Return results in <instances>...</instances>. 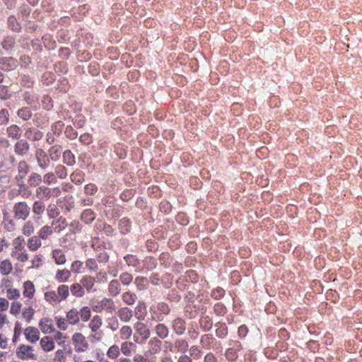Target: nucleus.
<instances>
[{"instance_id":"44","label":"nucleus","mask_w":362,"mask_h":362,"mask_svg":"<svg viewBox=\"0 0 362 362\" xmlns=\"http://www.w3.org/2000/svg\"><path fill=\"white\" fill-rule=\"evenodd\" d=\"M84 177L85 174L79 170H76L70 175L71 182L76 185L82 184L84 181Z\"/></svg>"},{"instance_id":"12","label":"nucleus","mask_w":362,"mask_h":362,"mask_svg":"<svg viewBox=\"0 0 362 362\" xmlns=\"http://www.w3.org/2000/svg\"><path fill=\"white\" fill-rule=\"evenodd\" d=\"M161 341L157 337L151 338L147 345V353L150 355L158 354L161 349Z\"/></svg>"},{"instance_id":"14","label":"nucleus","mask_w":362,"mask_h":362,"mask_svg":"<svg viewBox=\"0 0 362 362\" xmlns=\"http://www.w3.org/2000/svg\"><path fill=\"white\" fill-rule=\"evenodd\" d=\"M117 314L120 321L125 323L130 322L134 316L133 310L129 307L119 308Z\"/></svg>"},{"instance_id":"62","label":"nucleus","mask_w":362,"mask_h":362,"mask_svg":"<svg viewBox=\"0 0 362 362\" xmlns=\"http://www.w3.org/2000/svg\"><path fill=\"white\" fill-rule=\"evenodd\" d=\"M133 280V276L129 274V272H122L119 275V281H121L122 284L126 286L129 285Z\"/></svg>"},{"instance_id":"31","label":"nucleus","mask_w":362,"mask_h":362,"mask_svg":"<svg viewBox=\"0 0 362 362\" xmlns=\"http://www.w3.org/2000/svg\"><path fill=\"white\" fill-rule=\"evenodd\" d=\"M36 196L40 199H48L52 196V189L45 186H40L36 189Z\"/></svg>"},{"instance_id":"26","label":"nucleus","mask_w":362,"mask_h":362,"mask_svg":"<svg viewBox=\"0 0 362 362\" xmlns=\"http://www.w3.org/2000/svg\"><path fill=\"white\" fill-rule=\"evenodd\" d=\"M35 293V287L31 281H26L23 283V294L29 299L33 298Z\"/></svg>"},{"instance_id":"28","label":"nucleus","mask_w":362,"mask_h":362,"mask_svg":"<svg viewBox=\"0 0 362 362\" xmlns=\"http://www.w3.org/2000/svg\"><path fill=\"white\" fill-rule=\"evenodd\" d=\"M7 135L12 139H19L22 134V130L16 124L9 126L6 129Z\"/></svg>"},{"instance_id":"21","label":"nucleus","mask_w":362,"mask_h":362,"mask_svg":"<svg viewBox=\"0 0 362 362\" xmlns=\"http://www.w3.org/2000/svg\"><path fill=\"white\" fill-rule=\"evenodd\" d=\"M71 272L67 269H58L54 275V279L59 283H64L69 280Z\"/></svg>"},{"instance_id":"3","label":"nucleus","mask_w":362,"mask_h":362,"mask_svg":"<svg viewBox=\"0 0 362 362\" xmlns=\"http://www.w3.org/2000/svg\"><path fill=\"white\" fill-rule=\"evenodd\" d=\"M103 325V320L100 315H95L90 320L88 327L90 329L91 334L89 338L92 342H100L102 341L104 333L100 328Z\"/></svg>"},{"instance_id":"24","label":"nucleus","mask_w":362,"mask_h":362,"mask_svg":"<svg viewBox=\"0 0 362 362\" xmlns=\"http://www.w3.org/2000/svg\"><path fill=\"white\" fill-rule=\"evenodd\" d=\"M54 232L60 233L67 226V222L64 217L59 216L58 218L53 220L51 223Z\"/></svg>"},{"instance_id":"59","label":"nucleus","mask_w":362,"mask_h":362,"mask_svg":"<svg viewBox=\"0 0 362 362\" xmlns=\"http://www.w3.org/2000/svg\"><path fill=\"white\" fill-rule=\"evenodd\" d=\"M34 314L35 310L32 307L25 308L22 312V317L26 320V322H29L32 320Z\"/></svg>"},{"instance_id":"9","label":"nucleus","mask_w":362,"mask_h":362,"mask_svg":"<svg viewBox=\"0 0 362 362\" xmlns=\"http://www.w3.org/2000/svg\"><path fill=\"white\" fill-rule=\"evenodd\" d=\"M35 155L37 165L41 169L45 170L50 165V158L43 149L37 148Z\"/></svg>"},{"instance_id":"11","label":"nucleus","mask_w":362,"mask_h":362,"mask_svg":"<svg viewBox=\"0 0 362 362\" xmlns=\"http://www.w3.org/2000/svg\"><path fill=\"white\" fill-rule=\"evenodd\" d=\"M38 326L43 334H47L55 332L54 322L49 317H45L40 319L38 323Z\"/></svg>"},{"instance_id":"15","label":"nucleus","mask_w":362,"mask_h":362,"mask_svg":"<svg viewBox=\"0 0 362 362\" xmlns=\"http://www.w3.org/2000/svg\"><path fill=\"white\" fill-rule=\"evenodd\" d=\"M138 321L144 320L147 315L146 305L143 301H139L133 312Z\"/></svg>"},{"instance_id":"30","label":"nucleus","mask_w":362,"mask_h":362,"mask_svg":"<svg viewBox=\"0 0 362 362\" xmlns=\"http://www.w3.org/2000/svg\"><path fill=\"white\" fill-rule=\"evenodd\" d=\"M56 293L61 303L69 297V287L66 284H61L57 287Z\"/></svg>"},{"instance_id":"57","label":"nucleus","mask_w":362,"mask_h":362,"mask_svg":"<svg viewBox=\"0 0 362 362\" xmlns=\"http://www.w3.org/2000/svg\"><path fill=\"white\" fill-rule=\"evenodd\" d=\"M42 182V177L40 175L37 173H32L28 180V183L31 187H37Z\"/></svg>"},{"instance_id":"33","label":"nucleus","mask_w":362,"mask_h":362,"mask_svg":"<svg viewBox=\"0 0 362 362\" xmlns=\"http://www.w3.org/2000/svg\"><path fill=\"white\" fill-rule=\"evenodd\" d=\"M199 323L201 329L204 332L209 331L213 326V320L208 315L202 316L199 319Z\"/></svg>"},{"instance_id":"48","label":"nucleus","mask_w":362,"mask_h":362,"mask_svg":"<svg viewBox=\"0 0 362 362\" xmlns=\"http://www.w3.org/2000/svg\"><path fill=\"white\" fill-rule=\"evenodd\" d=\"M54 173L57 176V178L58 177L61 180L65 179L68 175L66 168L62 164H59L55 166Z\"/></svg>"},{"instance_id":"25","label":"nucleus","mask_w":362,"mask_h":362,"mask_svg":"<svg viewBox=\"0 0 362 362\" xmlns=\"http://www.w3.org/2000/svg\"><path fill=\"white\" fill-rule=\"evenodd\" d=\"M52 258L57 265L64 264L66 262V255L61 249L53 250L52 251Z\"/></svg>"},{"instance_id":"18","label":"nucleus","mask_w":362,"mask_h":362,"mask_svg":"<svg viewBox=\"0 0 362 362\" xmlns=\"http://www.w3.org/2000/svg\"><path fill=\"white\" fill-rule=\"evenodd\" d=\"M41 238L37 235L29 238L27 240L26 245L30 252H35L42 246Z\"/></svg>"},{"instance_id":"2","label":"nucleus","mask_w":362,"mask_h":362,"mask_svg":"<svg viewBox=\"0 0 362 362\" xmlns=\"http://www.w3.org/2000/svg\"><path fill=\"white\" fill-rule=\"evenodd\" d=\"M90 317L91 311L88 306L82 307L80 310H77L76 308H71L66 313V320L72 325H77L80 322V320L86 322L90 320Z\"/></svg>"},{"instance_id":"16","label":"nucleus","mask_w":362,"mask_h":362,"mask_svg":"<svg viewBox=\"0 0 362 362\" xmlns=\"http://www.w3.org/2000/svg\"><path fill=\"white\" fill-rule=\"evenodd\" d=\"M84 290L88 293L95 291L93 287L95 284V278L90 275H84L80 280Z\"/></svg>"},{"instance_id":"4","label":"nucleus","mask_w":362,"mask_h":362,"mask_svg":"<svg viewBox=\"0 0 362 362\" xmlns=\"http://www.w3.org/2000/svg\"><path fill=\"white\" fill-rule=\"evenodd\" d=\"M17 358L22 361L35 360L37 354L35 353L33 346L28 344H20L16 349Z\"/></svg>"},{"instance_id":"38","label":"nucleus","mask_w":362,"mask_h":362,"mask_svg":"<svg viewBox=\"0 0 362 362\" xmlns=\"http://www.w3.org/2000/svg\"><path fill=\"white\" fill-rule=\"evenodd\" d=\"M122 301L127 305H132L135 303L137 299L136 295L131 291H126L122 296Z\"/></svg>"},{"instance_id":"34","label":"nucleus","mask_w":362,"mask_h":362,"mask_svg":"<svg viewBox=\"0 0 362 362\" xmlns=\"http://www.w3.org/2000/svg\"><path fill=\"white\" fill-rule=\"evenodd\" d=\"M155 332L158 337L164 339L168 337L169 329L168 327L163 323H159L155 327Z\"/></svg>"},{"instance_id":"36","label":"nucleus","mask_w":362,"mask_h":362,"mask_svg":"<svg viewBox=\"0 0 362 362\" xmlns=\"http://www.w3.org/2000/svg\"><path fill=\"white\" fill-rule=\"evenodd\" d=\"M53 233L54 230L52 228V225H45L39 230V231L37 232V235L42 240H47L51 235H52Z\"/></svg>"},{"instance_id":"23","label":"nucleus","mask_w":362,"mask_h":362,"mask_svg":"<svg viewBox=\"0 0 362 362\" xmlns=\"http://www.w3.org/2000/svg\"><path fill=\"white\" fill-rule=\"evenodd\" d=\"M136 349V345L132 341L125 340L121 344V352L126 356H132Z\"/></svg>"},{"instance_id":"20","label":"nucleus","mask_w":362,"mask_h":362,"mask_svg":"<svg viewBox=\"0 0 362 362\" xmlns=\"http://www.w3.org/2000/svg\"><path fill=\"white\" fill-rule=\"evenodd\" d=\"M172 327L177 334L182 335L185 332L186 322L183 319L177 317L173 321Z\"/></svg>"},{"instance_id":"19","label":"nucleus","mask_w":362,"mask_h":362,"mask_svg":"<svg viewBox=\"0 0 362 362\" xmlns=\"http://www.w3.org/2000/svg\"><path fill=\"white\" fill-rule=\"evenodd\" d=\"M30 145L24 139L19 140L14 146V151L17 155L24 156L29 151Z\"/></svg>"},{"instance_id":"32","label":"nucleus","mask_w":362,"mask_h":362,"mask_svg":"<svg viewBox=\"0 0 362 362\" xmlns=\"http://www.w3.org/2000/svg\"><path fill=\"white\" fill-rule=\"evenodd\" d=\"M175 352L185 353L189 349L188 342L184 339H177L174 343Z\"/></svg>"},{"instance_id":"35","label":"nucleus","mask_w":362,"mask_h":362,"mask_svg":"<svg viewBox=\"0 0 362 362\" xmlns=\"http://www.w3.org/2000/svg\"><path fill=\"white\" fill-rule=\"evenodd\" d=\"M69 290L71 294L77 298H81L85 295V290L81 283L73 284Z\"/></svg>"},{"instance_id":"60","label":"nucleus","mask_w":362,"mask_h":362,"mask_svg":"<svg viewBox=\"0 0 362 362\" xmlns=\"http://www.w3.org/2000/svg\"><path fill=\"white\" fill-rule=\"evenodd\" d=\"M8 27L13 31L18 32L21 30V25L15 16H10L8 19Z\"/></svg>"},{"instance_id":"55","label":"nucleus","mask_w":362,"mask_h":362,"mask_svg":"<svg viewBox=\"0 0 362 362\" xmlns=\"http://www.w3.org/2000/svg\"><path fill=\"white\" fill-rule=\"evenodd\" d=\"M18 176L20 178H23L29 171V166L25 161H21L18 165Z\"/></svg>"},{"instance_id":"13","label":"nucleus","mask_w":362,"mask_h":362,"mask_svg":"<svg viewBox=\"0 0 362 362\" xmlns=\"http://www.w3.org/2000/svg\"><path fill=\"white\" fill-rule=\"evenodd\" d=\"M17 66V62L12 57L0 58V69L4 71H9Z\"/></svg>"},{"instance_id":"51","label":"nucleus","mask_w":362,"mask_h":362,"mask_svg":"<svg viewBox=\"0 0 362 362\" xmlns=\"http://www.w3.org/2000/svg\"><path fill=\"white\" fill-rule=\"evenodd\" d=\"M120 354V349L118 345L113 344L107 351V356L110 359H116Z\"/></svg>"},{"instance_id":"41","label":"nucleus","mask_w":362,"mask_h":362,"mask_svg":"<svg viewBox=\"0 0 362 362\" xmlns=\"http://www.w3.org/2000/svg\"><path fill=\"white\" fill-rule=\"evenodd\" d=\"M131 221L127 218H122L119 221V229L122 234H127L131 230Z\"/></svg>"},{"instance_id":"10","label":"nucleus","mask_w":362,"mask_h":362,"mask_svg":"<svg viewBox=\"0 0 362 362\" xmlns=\"http://www.w3.org/2000/svg\"><path fill=\"white\" fill-rule=\"evenodd\" d=\"M23 334L26 340L31 344H35L40 340V330L35 327H27L23 331Z\"/></svg>"},{"instance_id":"56","label":"nucleus","mask_w":362,"mask_h":362,"mask_svg":"<svg viewBox=\"0 0 362 362\" xmlns=\"http://www.w3.org/2000/svg\"><path fill=\"white\" fill-rule=\"evenodd\" d=\"M144 266L147 270H152L157 266V259L153 257H146L144 260Z\"/></svg>"},{"instance_id":"37","label":"nucleus","mask_w":362,"mask_h":362,"mask_svg":"<svg viewBox=\"0 0 362 362\" xmlns=\"http://www.w3.org/2000/svg\"><path fill=\"white\" fill-rule=\"evenodd\" d=\"M108 291L112 296L119 295L121 292V286L118 280L113 279L108 284Z\"/></svg>"},{"instance_id":"45","label":"nucleus","mask_w":362,"mask_h":362,"mask_svg":"<svg viewBox=\"0 0 362 362\" xmlns=\"http://www.w3.org/2000/svg\"><path fill=\"white\" fill-rule=\"evenodd\" d=\"M12 270L13 266L9 259H4L0 262V272L2 275H8Z\"/></svg>"},{"instance_id":"5","label":"nucleus","mask_w":362,"mask_h":362,"mask_svg":"<svg viewBox=\"0 0 362 362\" xmlns=\"http://www.w3.org/2000/svg\"><path fill=\"white\" fill-rule=\"evenodd\" d=\"M71 340L74 350L77 353L86 352L89 348L86 337L81 332L74 333Z\"/></svg>"},{"instance_id":"22","label":"nucleus","mask_w":362,"mask_h":362,"mask_svg":"<svg viewBox=\"0 0 362 362\" xmlns=\"http://www.w3.org/2000/svg\"><path fill=\"white\" fill-rule=\"evenodd\" d=\"M25 136L33 141H37L42 139L43 134L36 128H28L25 132Z\"/></svg>"},{"instance_id":"49","label":"nucleus","mask_w":362,"mask_h":362,"mask_svg":"<svg viewBox=\"0 0 362 362\" xmlns=\"http://www.w3.org/2000/svg\"><path fill=\"white\" fill-rule=\"evenodd\" d=\"M45 210V205L41 201H35L33 205V212L34 214L38 216L37 218H40L42 214Z\"/></svg>"},{"instance_id":"29","label":"nucleus","mask_w":362,"mask_h":362,"mask_svg":"<svg viewBox=\"0 0 362 362\" xmlns=\"http://www.w3.org/2000/svg\"><path fill=\"white\" fill-rule=\"evenodd\" d=\"M62 151V146L58 144L52 146L48 150L49 158L53 161L59 160L61 156Z\"/></svg>"},{"instance_id":"40","label":"nucleus","mask_w":362,"mask_h":362,"mask_svg":"<svg viewBox=\"0 0 362 362\" xmlns=\"http://www.w3.org/2000/svg\"><path fill=\"white\" fill-rule=\"evenodd\" d=\"M214 341V337L209 334L202 335L200 339V343L205 349H210L212 347Z\"/></svg>"},{"instance_id":"61","label":"nucleus","mask_w":362,"mask_h":362,"mask_svg":"<svg viewBox=\"0 0 362 362\" xmlns=\"http://www.w3.org/2000/svg\"><path fill=\"white\" fill-rule=\"evenodd\" d=\"M159 260H160V264L163 265L165 267H169L172 262V258H171L170 254L168 252L161 253L159 257Z\"/></svg>"},{"instance_id":"42","label":"nucleus","mask_w":362,"mask_h":362,"mask_svg":"<svg viewBox=\"0 0 362 362\" xmlns=\"http://www.w3.org/2000/svg\"><path fill=\"white\" fill-rule=\"evenodd\" d=\"M63 163L68 166H73L76 163L74 154L70 150H66L63 153Z\"/></svg>"},{"instance_id":"46","label":"nucleus","mask_w":362,"mask_h":362,"mask_svg":"<svg viewBox=\"0 0 362 362\" xmlns=\"http://www.w3.org/2000/svg\"><path fill=\"white\" fill-rule=\"evenodd\" d=\"M95 218V213L90 209L84 210L81 216V221H83L86 224L90 223L92 221H93Z\"/></svg>"},{"instance_id":"54","label":"nucleus","mask_w":362,"mask_h":362,"mask_svg":"<svg viewBox=\"0 0 362 362\" xmlns=\"http://www.w3.org/2000/svg\"><path fill=\"white\" fill-rule=\"evenodd\" d=\"M47 213L49 218H54L59 215L60 211L57 204H50L47 209Z\"/></svg>"},{"instance_id":"64","label":"nucleus","mask_w":362,"mask_h":362,"mask_svg":"<svg viewBox=\"0 0 362 362\" xmlns=\"http://www.w3.org/2000/svg\"><path fill=\"white\" fill-rule=\"evenodd\" d=\"M43 181L47 185H51L57 182V176L52 172H49L44 175Z\"/></svg>"},{"instance_id":"47","label":"nucleus","mask_w":362,"mask_h":362,"mask_svg":"<svg viewBox=\"0 0 362 362\" xmlns=\"http://www.w3.org/2000/svg\"><path fill=\"white\" fill-rule=\"evenodd\" d=\"M132 328L129 325H123L119 329V337L122 340L129 339L132 335Z\"/></svg>"},{"instance_id":"17","label":"nucleus","mask_w":362,"mask_h":362,"mask_svg":"<svg viewBox=\"0 0 362 362\" xmlns=\"http://www.w3.org/2000/svg\"><path fill=\"white\" fill-rule=\"evenodd\" d=\"M41 349L45 352H49L54 349L55 344L54 339L49 336H45L40 339Z\"/></svg>"},{"instance_id":"50","label":"nucleus","mask_w":362,"mask_h":362,"mask_svg":"<svg viewBox=\"0 0 362 362\" xmlns=\"http://www.w3.org/2000/svg\"><path fill=\"white\" fill-rule=\"evenodd\" d=\"M157 308V315L158 317V320H160V316L161 315H167L170 313V309L168 306V305L164 302L158 303L156 305Z\"/></svg>"},{"instance_id":"27","label":"nucleus","mask_w":362,"mask_h":362,"mask_svg":"<svg viewBox=\"0 0 362 362\" xmlns=\"http://www.w3.org/2000/svg\"><path fill=\"white\" fill-rule=\"evenodd\" d=\"M45 300L51 305L56 306L60 303L55 291H47L44 294Z\"/></svg>"},{"instance_id":"52","label":"nucleus","mask_w":362,"mask_h":362,"mask_svg":"<svg viewBox=\"0 0 362 362\" xmlns=\"http://www.w3.org/2000/svg\"><path fill=\"white\" fill-rule=\"evenodd\" d=\"M34 232H35V227H34V224L32 221H28L25 223H24V224L23 225V227H22V233L24 235L29 237V236L32 235L34 233Z\"/></svg>"},{"instance_id":"63","label":"nucleus","mask_w":362,"mask_h":362,"mask_svg":"<svg viewBox=\"0 0 362 362\" xmlns=\"http://www.w3.org/2000/svg\"><path fill=\"white\" fill-rule=\"evenodd\" d=\"M214 311L216 315L223 316L226 314V307L222 303H217L214 306Z\"/></svg>"},{"instance_id":"43","label":"nucleus","mask_w":362,"mask_h":362,"mask_svg":"<svg viewBox=\"0 0 362 362\" xmlns=\"http://www.w3.org/2000/svg\"><path fill=\"white\" fill-rule=\"evenodd\" d=\"M134 284L139 291L147 289L149 281L146 277L136 276L134 279Z\"/></svg>"},{"instance_id":"8","label":"nucleus","mask_w":362,"mask_h":362,"mask_svg":"<svg viewBox=\"0 0 362 362\" xmlns=\"http://www.w3.org/2000/svg\"><path fill=\"white\" fill-rule=\"evenodd\" d=\"M13 213L16 218L25 220L30 214V207L25 202H18L13 206Z\"/></svg>"},{"instance_id":"1","label":"nucleus","mask_w":362,"mask_h":362,"mask_svg":"<svg viewBox=\"0 0 362 362\" xmlns=\"http://www.w3.org/2000/svg\"><path fill=\"white\" fill-rule=\"evenodd\" d=\"M25 238L19 235L12 241V250L11 256L20 262L24 263L29 259V255L25 248Z\"/></svg>"},{"instance_id":"6","label":"nucleus","mask_w":362,"mask_h":362,"mask_svg":"<svg viewBox=\"0 0 362 362\" xmlns=\"http://www.w3.org/2000/svg\"><path fill=\"white\" fill-rule=\"evenodd\" d=\"M93 310L98 313L105 312L112 314L115 311L116 305L112 299L104 298L98 302Z\"/></svg>"},{"instance_id":"53","label":"nucleus","mask_w":362,"mask_h":362,"mask_svg":"<svg viewBox=\"0 0 362 362\" xmlns=\"http://www.w3.org/2000/svg\"><path fill=\"white\" fill-rule=\"evenodd\" d=\"M124 259L129 267L136 268L140 264V260L134 255L129 254Z\"/></svg>"},{"instance_id":"58","label":"nucleus","mask_w":362,"mask_h":362,"mask_svg":"<svg viewBox=\"0 0 362 362\" xmlns=\"http://www.w3.org/2000/svg\"><path fill=\"white\" fill-rule=\"evenodd\" d=\"M17 115L20 118L23 119V120H28L32 116V112L30 108L22 107L18 110Z\"/></svg>"},{"instance_id":"7","label":"nucleus","mask_w":362,"mask_h":362,"mask_svg":"<svg viewBox=\"0 0 362 362\" xmlns=\"http://www.w3.org/2000/svg\"><path fill=\"white\" fill-rule=\"evenodd\" d=\"M133 327L136 334L141 337L140 343H144L150 337V329L144 322L141 321H137L134 324Z\"/></svg>"},{"instance_id":"39","label":"nucleus","mask_w":362,"mask_h":362,"mask_svg":"<svg viewBox=\"0 0 362 362\" xmlns=\"http://www.w3.org/2000/svg\"><path fill=\"white\" fill-rule=\"evenodd\" d=\"M216 335L218 338L223 339L225 338L228 334V327L226 323L223 322H217L216 324Z\"/></svg>"}]
</instances>
